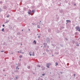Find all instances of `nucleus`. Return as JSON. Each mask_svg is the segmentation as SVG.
I'll list each match as a JSON object with an SVG mask.
<instances>
[{
	"label": "nucleus",
	"mask_w": 80,
	"mask_h": 80,
	"mask_svg": "<svg viewBox=\"0 0 80 80\" xmlns=\"http://www.w3.org/2000/svg\"><path fill=\"white\" fill-rule=\"evenodd\" d=\"M50 65H51V63H48L46 64V66L47 68H50Z\"/></svg>",
	"instance_id": "1"
},
{
	"label": "nucleus",
	"mask_w": 80,
	"mask_h": 80,
	"mask_svg": "<svg viewBox=\"0 0 80 80\" xmlns=\"http://www.w3.org/2000/svg\"><path fill=\"white\" fill-rule=\"evenodd\" d=\"M76 30H77L78 31H79V32H80V27L78 26H77L76 27Z\"/></svg>",
	"instance_id": "2"
},
{
	"label": "nucleus",
	"mask_w": 80,
	"mask_h": 80,
	"mask_svg": "<svg viewBox=\"0 0 80 80\" xmlns=\"http://www.w3.org/2000/svg\"><path fill=\"white\" fill-rule=\"evenodd\" d=\"M46 41H47V43H50V40L49 38H47L46 39Z\"/></svg>",
	"instance_id": "3"
},
{
	"label": "nucleus",
	"mask_w": 80,
	"mask_h": 80,
	"mask_svg": "<svg viewBox=\"0 0 80 80\" xmlns=\"http://www.w3.org/2000/svg\"><path fill=\"white\" fill-rule=\"evenodd\" d=\"M43 45L44 47H46V46L47 45V43H44Z\"/></svg>",
	"instance_id": "4"
},
{
	"label": "nucleus",
	"mask_w": 80,
	"mask_h": 80,
	"mask_svg": "<svg viewBox=\"0 0 80 80\" xmlns=\"http://www.w3.org/2000/svg\"><path fill=\"white\" fill-rule=\"evenodd\" d=\"M66 22H67V23H69V22H71V21L70 20H67Z\"/></svg>",
	"instance_id": "5"
},
{
	"label": "nucleus",
	"mask_w": 80,
	"mask_h": 80,
	"mask_svg": "<svg viewBox=\"0 0 80 80\" xmlns=\"http://www.w3.org/2000/svg\"><path fill=\"white\" fill-rule=\"evenodd\" d=\"M10 22V21L8 20H6V22H5V23H8Z\"/></svg>",
	"instance_id": "6"
},
{
	"label": "nucleus",
	"mask_w": 80,
	"mask_h": 80,
	"mask_svg": "<svg viewBox=\"0 0 80 80\" xmlns=\"http://www.w3.org/2000/svg\"><path fill=\"white\" fill-rule=\"evenodd\" d=\"M32 52H29V54L30 56H32Z\"/></svg>",
	"instance_id": "7"
},
{
	"label": "nucleus",
	"mask_w": 80,
	"mask_h": 80,
	"mask_svg": "<svg viewBox=\"0 0 80 80\" xmlns=\"http://www.w3.org/2000/svg\"><path fill=\"white\" fill-rule=\"evenodd\" d=\"M55 66H57L58 65V63L57 62H56L55 63Z\"/></svg>",
	"instance_id": "8"
},
{
	"label": "nucleus",
	"mask_w": 80,
	"mask_h": 80,
	"mask_svg": "<svg viewBox=\"0 0 80 80\" xmlns=\"http://www.w3.org/2000/svg\"><path fill=\"white\" fill-rule=\"evenodd\" d=\"M42 70H45V68L44 67L42 69Z\"/></svg>",
	"instance_id": "9"
},
{
	"label": "nucleus",
	"mask_w": 80,
	"mask_h": 80,
	"mask_svg": "<svg viewBox=\"0 0 80 80\" xmlns=\"http://www.w3.org/2000/svg\"><path fill=\"white\" fill-rule=\"evenodd\" d=\"M35 10H32V12L33 13H35Z\"/></svg>",
	"instance_id": "10"
},
{
	"label": "nucleus",
	"mask_w": 80,
	"mask_h": 80,
	"mask_svg": "<svg viewBox=\"0 0 80 80\" xmlns=\"http://www.w3.org/2000/svg\"><path fill=\"white\" fill-rule=\"evenodd\" d=\"M78 32H76L75 33V35H78Z\"/></svg>",
	"instance_id": "11"
},
{
	"label": "nucleus",
	"mask_w": 80,
	"mask_h": 80,
	"mask_svg": "<svg viewBox=\"0 0 80 80\" xmlns=\"http://www.w3.org/2000/svg\"><path fill=\"white\" fill-rule=\"evenodd\" d=\"M32 55L33 56H35V53H34V52H32Z\"/></svg>",
	"instance_id": "12"
},
{
	"label": "nucleus",
	"mask_w": 80,
	"mask_h": 80,
	"mask_svg": "<svg viewBox=\"0 0 80 80\" xmlns=\"http://www.w3.org/2000/svg\"><path fill=\"white\" fill-rule=\"evenodd\" d=\"M46 52H50V51L49 50H48V49H46Z\"/></svg>",
	"instance_id": "13"
},
{
	"label": "nucleus",
	"mask_w": 80,
	"mask_h": 80,
	"mask_svg": "<svg viewBox=\"0 0 80 80\" xmlns=\"http://www.w3.org/2000/svg\"><path fill=\"white\" fill-rule=\"evenodd\" d=\"M37 27L38 28H40V26L38 25Z\"/></svg>",
	"instance_id": "14"
},
{
	"label": "nucleus",
	"mask_w": 80,
	"mask_h": 80,
	"mask_svg": "<svg viewBox=\"0 0 80 80\" xmlns=\"http://www.w3.org/2000/svg\"><path fill=\"white\" fill-rule=\"evenodd\" d=\"M41 67V66L40 65H37L38 67Z\"/></svg>",
	"instance_id": "15"
},
{
	"label": "nucleus",
	"mask_w": 80,
	"mask_h": 80,
	"mask_svg": "<svg viewBox=\"0 0 80 80\" xmlns=\"http://www.w3.org/2000/svg\"><path fill=\"white\" fill-rule=\"evenodd\" d=\"M10 17V15H9L7 16V18H8V17Z\"/></svg>",
	"instance_id": "16"
},
{
	"label": "nucleus",
	"mask_w": 80,
	"mask_h": 80,
	"mask_svg": "<svg viewBox=\"0 0 80 80\" xmlns=\"http://www.w3.org/2000/svg\"><path fill=\"white\" fill-rule=\"evenodd\" d=\"M20 53H22V54H23V52H22V50H20Z\"/></svg>",
	"instance_id": "17"
},
{
	"label": "nucleus",
	"mask_w": 80,
	"mask_h": 80,
	"mask_svg": "<svg viewBox=\"0 0 80 80\" xmlns=\"http://www.w3.org/2000/svg\"><path fill=\"white\" fill-rule=\"evenodd\" d=\"M2 11V9H1V8H0V12H1Z\"/></svg>",
	"instance_id": "18"
},
{
	"label": "nucleus",
	"mask_w": 80,
	"mask_h": 80,
	"mask_svg": "<svg viewBox=\"0 0 80 80\" xmlns=\"http://www.w3.org/2000/svg\"><path fill=\"white\" fill-rule=\"evenodd\" d=\"M2 32H3V31H4V28H3L2 29Z\"/></svg>",
	"instance_id": "19"
},
{
	"label": "nucleus",
	"mask_w": 80,
	"mask_h": 80,
	"mask_svg": "<svg viewBox=\"0 0 80 80\" xmlns=\"http://www.w3.org/2000/svg\"><path fill=\"white\" fill-rule=\"evenodd\" d=\"M39 23L40 25H43V24H42V23H41V22L40 23V22H39Z\"/></svg>",
	"instance_id": "20"
},
{
	"label": "nucleus",
	"mask_w": 80,
	"mask_h": 80,
	"mask_svg": "<svg viewBox=\"0 0 80 80\" xmlns=\"http://www.w3.org/2000/svg\"><path fill=\"white\" fill-rule=\"evenodd\" d=\"M33 42H34L35 44H36V41H35V40Z\"/></svg>",
	"instance_id": "21"
},
{
	"label": "nucleus",
	"mask_w": 80,
	"mask_h": 80,
	"mask_svg": "<svg viewBox=\"0 0 80 80\" xmlns=\"http://www.w3.org/2000/svg\"><path fill=\"white\" fill-rule=\"evenodd\" d=\"M76 45L78 47H79V44H77Z\"/></svg>",
	"instance_id": "22"
},
{
	"label": "nucleus",
	"mask_w": 80,
	"mask_h": 80,
	"mask_svg": "<svg viewBox=\"0 0 80 80\" xmlns=\"http://www.w3.org/2000/svg\"><path fill=\"white\" fill-rule=\"evenodd\" d=\"M30 12H29L28 11V14H29V15H30Z\"/></svg>",
	"instance_id": "23"
},
{
	"label": "nucleus",
	"mask_w": 80,
	"mask_h": 80,
	"mask_svg": "<svg viewBox=\"0 0 80 80\" xmlns=\"http://www.w3.org/2000/svg\"><path fill=\"white\" fill-rule=\"evenodd\" d=\"M45 75V74H42V76H44V75Z\"/></svg>",
	"instance_id": "24"
},
{
	"label": "nucleus",
	"mask_w": 80,
	"mask_h": 80,
	"mask_svg": "<svg viewBox=\"0 0 80 80\" xmlns=\"http://www.w3.org/2000/svg\"><path fill=\"white\" fill-rule=\"evenodd\" d=\"M29 12H30V13H32V11H31V10H29Z\"/></svg>",
	"instance_id": "25"
},
{
	"label": "nucleus",
	"mask_w": 80,
	"mask_h": 80,
	"mask_svg": "<svg viewBox=\"0 0 80 80\" xmlns=\"http://www.w3.org/2000/svg\"><path fill=\"white\" fill-rule=\"evenodd\" d=\"M48 32H50V29H48Z\"/></svg>",
	"instance_id": "26"
},
{
	"label": "nucleus",
	"mask_w": 80,
	"mask_h": 80,
	"mask_svg": "<svg viewBox=\"0 0 80 80\" xmlns=\"http://www.w3.org/2000/svg\"><path fill=\"white\" fill-rule=\"evenodd\" d=\"M24 10H26V8H24Z\"/></svg>",
	"instance_id": "27"
},
{
	"label": "nucleus",
	"mask_w": 80,
	"mask_h": 80,
	"mask_svg": "<svg viewBox=\"0 0 80 80\" xmlns=\"http://www.w3.org/2000/svg\"><path fill=\"white\" fill-rule=\"evenodd\" d=\"M28 69H29L30 68V66H28Z\"/></svg>",
	"instance_id": "28"
},
{
	"label": "nucleus",
	"mask_w": 80,
	"mask_h": 80,
	"mask_svg": "<svg viewBox=\"0 0 80 80\" xmlns=\"http://www.w3.org/2000/svg\"><path fill=\"white\" fill-rule=\"evenodd\" d=\"M0 3L2 4V1H0Z\"/></svg>",
	"instance_id": "29"
},
{
	"label": "nucleus",
	"mask_w": 80,
	"mask_h": 80,
	"mask_svg": "<svg viewBox=\"0 0 80 80\" xmlns=\"http://www.w3.org/2000/svg\"><path fill=\"white\" fill-rule=\"evenodd\" d=\"M18 66H17L16 68V69H17V68H18Z\"/></svg>",
	"instance_id": "30"
},
{
	"label": "nucleus",
	"mask_w": 80,
	"mask_h": 80,
	"mask_svg": "<svg viewBox=\"0 0 80 80\" xmlns=\"http://www.w3.org/2000/svg\"><path fill=\"white\" fill-rule=\"evenodd\" d=\"M22 56H19V58H22Z\"/></svg>",
	"instance_id": "31"
},
{
	"label": "nucleus",
	"mask_w": 80,
	"mask_h": 80,
	"mask_svg": "<svg viewBox=\"0 0 80 80\" xmlns=\"http://www.w3.org/2000/svg\"><path fill=\"white\" fill-rule=\"evenodd\" d=\"M2 27H5V25L3 24V25H2Z\"/></svg>",
	"instance_id": "32"
},
{
	"label": "nucleus",
	"mask_w": 80,
	"mask_h": 80,
	"mask_svg": "<svg viewBox=\"0 0 80 80\" xmlns=\"http://www.w3.org/2000/svg\"><path fill=\"white\" fill-rule=\"evenodd\" d=\"M65 40H66L67 41V40H68V39H67V38H65Z\"/></svg>",
	"instance_id": "33"
},
{
	"label": "nucleus",
	"mask_w": 80,
	"mask_h": 80,
	"mask_svg": "<svg viewBox=\"0 0 80 80\" xmlns=\"http://www.w3.org/2000/svg\"><path fill=\"white\" fill-rule=\"evenodd\" d=\"M1 52H4V51H1Z\"/></svg>",
	"instance_id": "34"
},
{
	"label": "nucleus",
	"mask_w": 80,
	"mask_h": 80,
	"mask_svg": "<svg viewBox=\"0 0 80 80\" xmlns=\"http://www.w3.org/2000/svg\"><path fill=\"white\" fill-rule=\"evenodd\" d=\"M55 53H56V54H57V55H58V52H56Z\"/></svg>",
	"instance_id": "35"
},
{
	"label": "nucleus",
	"mask_w": 80,
	"mask_h": 80,
	"mask_svg": "<svg viewBox=\"0 0 80 80\" xmlns=\"http://www.w3.org/2000/svg\"><path fill=\"white\" fill-rule=\"evenodd\" d=\"M75 75H76V74H74V78H75Z\"/></svg>",
	"instance_id": "36"
},
{
	"label": "nucleus",
	"mask_w": 80,
	"mask_h": 80,
	"mask_svg": "<svg viewBox=\"0 0 80 80\" xmlns=\"http://www.w3.org/2000/svg\"><path fill=\"white\" fill-rule=\"evenodd\" d=\"M38 38H40V36H38Z\"/></svg>",
	"instance_id": "37"
},
{
	"label": "nucleus",
	"mask_w": 80,
	"mask_h": 80,
	"mask_svg": "<svg viewBox=\"0 0 80 80\" xmlns=\"http://www.w3.org/2000/svg\"><path fill=\"white\" fill-rule=\"evenodd\" d=\"M5 69H3V72H5Z\"/></svg>",
	"instance_id": "38"
},
{
	"label": "nucleus",
	"mask_w": 80,
	"mask_h": 80,
	"mask_svg": "<svg viewBox=\"0 0 80 80\" xmlns=\"http://www.w3.org/2000/svg\"><path fill=\"white\" fill-rule=\"evenodd\" d=\"M67 65H69V63H68L67 64Z\"/></svg>",
	"instance_id": "39"
},
{
	"label": "nucleus",
	"mask_w": 80,
	"mask_h": 80,
	"mask_svg": "<svg viewBox=\"0 0 80 80\" xmlns=\"http://www.w3.org/2000/svg\"><path fill=\"white\" fill-rule=\"evenodd\" d=\"M16 79H18V78H17V77H16Z\"/></svg>",
	"instance_id": "40"
},
{
	"label": "nucleus",
	"mask_w": 80,
	"mask_h": 80,
	"mask_svg": "<svg viewBox=\"0 0 80 80\" xmlns=\"http://www.w3.org/2000/svg\"><path fill=\"white\" fill-rule=\"evenodd\" d=\"M61 47H63V45H61Z\"/></svg>",
	"instance_id": "41"
},
{
	"label": "nucleus",
	"mask_w": 80,
	"mask_h": 80,
	"mask_svg": "<svg viewBox=\"0 0 80 80\" xmlns=\"http://www.w3.org/2000/svg\"><path fill=\"white\" fill-rule=\"evenodd\" d=\"M47 47L48 48H49V46H47Z\"/></svg>",
	"instance_id": "42"
},
{
	"label": "nucleus",
	"mask_w": 80,
	"mask_h": 80,
	"mask_svg": "<svg viewBox=\"0 0 80 80\" xmlns=\"http://www.w3.org/2000/svg\"><path fill=\"white\" fill-rule=\"evenodd\" d=\"M74 6H75V5H76V4H74Z\"/></svg>",
	"instance_id": "43"
},
{
	"label": "nucleus",
	"mask_w": 80,
	"mask_h": 80,
	"mask_svg": "<svg viewBox=\"0 0 80 80\" xmlns=\"http://www.w3.org/2000/svg\"><path fill=\"white\" fill-rule=\"evenodd\" d=\"M62 12H63V10H62V11H61V13H62Z\"/></svg>",
	"instance_id": "44"
},
{
	"label": "nucleus",
	"mask_w": 80,
	"mask_h": 80,
	"mask_svg": "<svg viewBox=\"0 0 80 80\" xmlns=\"http://www.w3.org/2000/svg\"><path fill=\"white\" fill-rule=\"evenodd\" d=\"M18 52L19 53H20V52L19 51H18Z\"/></svg>",
	"instance_id": "45"
},
{
	"label": "nucleus",
	"mask_w": 80,
	"mask_h": 80,
	"mask_svg": "<svg viewBox=\"0 0 80 80\" xmlns=\"http://www.w3.org/2000/svg\"><path fill=\"white\" fill-rule=\"evenodd\" d=\"M33 75H35V73H34V72L33 73Z\"/></svg>",
	"instance_id": "46"
},
{
	"label": "nucleus",
	"mask_w": 80,
	"mask_h": 80,
	"mask_svg": "<svg viewBox=\"0 0 80 80\" xmlns=\"http://www.w3.org/2000/svg\"><path fill=\"white\" fill-rule=\"evenodd\" d=\"M4 75V76H7V75Z\"/></svg>",
	"instance_id": "47"
},
{
	"label": "nucleus",
	"mask_w": 80,
	"mask_h": 80,
	"mask_svg": "<svg viewBox=\"0 0 80 80\" xmlns=\"http://www.w3.org/2000/svg\"><path fill=\"white\" fill-rule=\"evenodd\" d=\"M28 30L30 31V29H29Z\"/></svg>",
	"instance_id": "48"
},
{
	"label": "nucleus",
	"mask_w": 80,
	"mask_h": 80,
	"mask_svg": "<svg viewBox=\"0 0 80 80\" xmlns=\"http://www.w3.org/2000/svg\"><path fill=\"white\" fill-rule=\"evenodd\" d=\"M11 54H13V53H11Z\"/></svg>",
	"instance_id": "49"
},
{
	"label": "nucleus",
	"mask_w": 80,
	"mask_h": 80,
	"mask_svg": "<svg viewBox=\"0 0 80 80\" xmlns=\"http://www.w3.org/2000/svg\"><path fill=\"white\" fill-rule=\"evenodd\" d=\"M40 77H43L42 76H40Z\"/></svg>",
	"instance_id": "50"
},
{
	"label": "nucleus",
	"mask_w": 80,
	"mask_h": 80,
	"mask_svg": "<svg viewBox=\"0 0 80 80\" xmlns=\"http://www.w3.org/2000/svg\"><path fill=\"white\" fill-rule=\"evenodd\" d=\"M18 70H19V68H18Z\"/></svg>",
	"instance_id": "51"
},
{
	"label": "nucleus",
	"mask_w": 80,
	"mask_h": 80,
	"mask_svg": "<svg viewBox=\"0 0 80 80\" xmlns=\"http://www.w3.org/2000/svg\"><path fill=\"white\" fill-rule=\"evenodd\" d=\"M61 73L62 74V72H61Z\"/></svg>",
	"instance_id": "52"
},
{
	"label": "nucleus",
	"mask_w": 80,
	"mask_h": 80,
	"mask_svg": "<svg viewBox=\"0 0 80 80\" xmlns=\"http://www.w3.org/2000/svg\"><path fill=\"white\" fill-rule=\"evenodd\" d=\"M41 22V21H40V23Z\"/></svg>",
	"instance_id": "53"
},
{
	"label": "nucleus",
	"mask_w": 80,
	"mask_h": 80,
	"mask_svg": "<svg viewBox=\"0 0 80 80\" xmlns=\"http://www.w3.org/2000/svg\"><path fill=\"white\" fill-rule=\"evenodd\" d=\"M21 45H22V44L21 43Z\"/></svg>",
	"instance_id": "54"
},
{
	"label": "nucleus",
	"mask_w": 80,
	"mask_h": 80,
	"mask_svg": "<svg viewBox=\"0 0 80 80\" xmlns=\"http://www.w3.org/2000/svg\"><path fill=\"white\" fill-rule=\"evenodd\" d=\"M62 28H64L62 27Z\"/></svg>",
	"instance_id": "55"
},
{
	"label": "nucleus",
	"mask_w": 80,
	"mask_h": 80,
	"mask_svg": "<svg viewBox=\"0 0 80 80\" xmlns=\"http://www.w3.org/2000/svg\"><path fill=\"white\" fill-rule=\"evenodd\" d=\"M41 48L42 47V46H41Z\"/></svg>",
	"instance_id": "56"
},
{
	"label": "nucleus",
	"mask_w": 80,
	"mask_h": 80,
	"mask_svg": "<svg viewBox=\"0 0 80 80\" xmlns=\"http://www.w3.org/2000/svg\"><path fill=\"white\" fill-rule=\"evenodd\" d=\"M22 31H23V30H22Z\"/></svg>",
	"instance_id": "57"
},
{
	"label": "nucleus",
	"mask_w": 80,
	"mask_h": 80,
	"mask_svg": "<svg viewBox=\"0 0 80 80\" xmlns=\"http://www.w3.org/2000/svg\"><path fill=\"white\" fill-rule=\"evenodd\" d=\"M66 3H67V1L66 2Z\"/></svg>",
	"instance_id": "58"
},
{
	"label": "nucleus",
	"mask_w": 80,
	"mask_h": 80,
	"mask_svg": "<svg viewBox=\"0 0 80 80\" xmlns=\"http://www.w3.org/2000/svg\"><path fill=\"white\" fill-rule=\"evenodd\" d=\"M52 56H53V55H52Z\"/></svg>",
	"instance_id": "59"
},
{
	"label": "nucleus",
	"mask_w": 80,
	"mask_h": 80,
	"mask_svg": "<svg viewBox=\"0 0 80 80\" xmlns=\"http://www.w3.org/2000/svg\"><path fill=\"white\" fill-rule=\"evenodd\" d=\"M43 54H44V53H43Z\"/></svg>",
	"instance_id": "60"
}]
</instances>
